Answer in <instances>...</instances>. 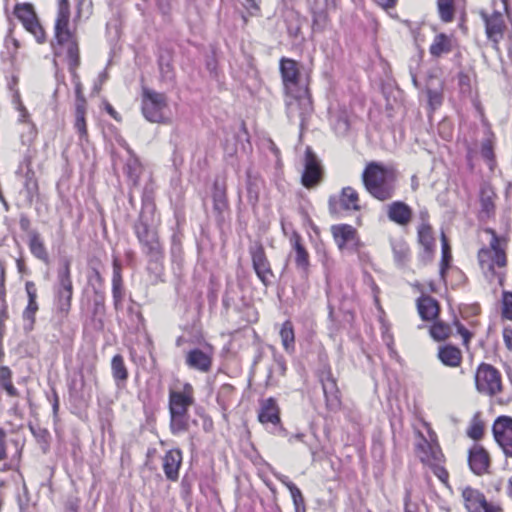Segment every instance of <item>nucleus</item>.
<instances>
[{"mask_svg": "<svg viewBox=\"0 0 512 512\" xmlns=\"http://www.w3.org/2000/svg\"><path fill=\"white\" fill-rule=\"evenodd\" d=\"M130 157L125 164V173L133 186H138L139 180L143 171L139 159L132 153L130 148H127Z\"/></svg>", "mask_w": 512, "mask_h": 512, "instance_id": "31", "label": "nucleus"}, {"mask_svg": "<svg viewBox=\"0 0 512 512\" xmlns=\"http://www.w3.org/2000/svg\"><path fill=\"white\" fill-rule=\"evenodd\" d=\"M28 237V246L32 255L42 262L48 263L49 255L40 233L36 230H31L28 233Z\"/></svg>", "mask_w": 512, "mask_h": 512, "instance_id": "28", "label": "nucleus"}, {"mask_svg": "<svg viewBox=\"0 0 512 512\" xmlns=\"http://www.w3.org/2000/svg\"><path fill=\"white\" fill-rule=\"evenodd\" d=\"M14 13L22 22L23 26L37 18L32 5L30 4H17Z\"/></svg>", "mask_w": 512, "mask_h": 512, "instance_id": "39", "label": "nucleus"}, {"mask_svg": "<svg viewBox=\"0 0 512 512\" xmlns=\"http://www.w3.org/2000/svg\"><path fill=\"white\" fill-rule=\"evenodd\" d=\"M189 426L188 413H170V429L173 434L185 432Z\"/></svg>", "mask_w": 512, "mask_h": 512, "instance_id": "34", "label": "nucleus"}, {"mask_svg": "<svg viewBox=\"0 0 512 512\" xmlns=\"http://www.w3.org/2000/svg\"><path fill=\"white\" fill-rule=\"evenodd\" d=\"M503 339L507 348L512 351V329L505 328L503 330Z\"/></svg>", "mask_w": 512, "mask_h": 512, "instance_id": "56", "label": "nucleus"}, {"mask_svg": "<svg viewBox=\"0 0 512 512\" xmlns=\"http://www.w3.org/2000/svg\"><path fill=\"white\" fill-rule=\"evenodd\" d=\"M59 287L56 295L57 309L67 314L71 307V299L73 294V286L70 277L69 264L66 263L64 268L58 273Z\"/></svg>", "mask_w": 512, "mask_h": 512, "instance_id": "9", "label": "nucleus"}, {"mask_svg": "<svg viewBox=\"0 0 512 512\" xmlns=\"http://www.w3.org/2000/svg\"><path fill=\"white\" fill-rule=\"evenodd\" d=\"M437 357L443 365L451 368L459 367L462 363V352L453 345L440 346Z\"/></svg>", "mask_w": 512, "mask_h": 512, "instance_id": "24", "label": "nucleus"}, {"mask_svg": "<svg viewBox=\"0 0 512 512\" xmlns=\"http://www.w3.org/2000/svg\"><path fill=\"white\" fill-rule=\"evenodd\" d=\"M77 1V16L80 17L83 10L91 6V0H76Z\"/></svg>", "mask_w": 512, "mask_h": 512, "instance_id": "57", "label": "nucleus"}, {"mask_svg": "<svg viewBox=\"0 0 512 512\" xmlns=\"http://www.w3.org/2000/svg\"><path fill=\"white\" fill-rule=\"evenodd\" d=\"M418 241L426 251H431L434 246V237L430 225L423 223L418 228Z\"/></svg>", "mask_w": 512, "mask_h": 512, "instance_id": "37", "label": "nucleus"}, {"mask_svg": "<svg viewBox=\"0 0 512 512\" xmlns=\"http://www.w3.org/2000/svg\"><path fill=\"white\" fill-rule=\"evenodd\" d=\"M182 463V453L178 449L169 450L163 457V471L167 479L176 481Z\"/></svg>", "mask_w": 512, "mask_h": 512, "instance_id": "21", "label": "nucleus"}, {"mask_svg": "<svg viewBox=\"0 0 512 512\" xmlns=\"http://www.w3.org/2000/svg\"><path fill=\"white\" fill-rule=\"evenodd\" d=\"M5 433L2 429H0V460H4L6 458V449H5Z\"/></svg>", "mask_w": 512, "mask_h": 512, "instance_id": "59", "label": "nucleus"}, {"mask_svg": "<svg viewBox=\"0 0 512 512\" xmlns=\"http://www.w3.org/2000/svg\"><path fill=\"white\" fill-rule=\"evenodd\" d=\"M464 505L469 512H481L483 505L486 504V498L479 490L465 487L462 490Z\"/></svg>", "mask_w": 512, "mask_h": 512, "instance_id": "23", "label": "nucleus"}, {"mask_svg": "<svg viewBox=\"0 0 512 512\" xmlns=\"http://www.w3.org/2000/svg\"><path fill=\"white\" fill-rule=\"evenodd\" d=\"M484 428L481 421L474 419L468 429V436L474 440H478L483 436Z\"/></svg>", "mask_w": 512, "mask_h": 512, "instance_id": "48", "label": "nucleus"}, {"mask_svg": "<svg viewBox=\"0 0 512 512\" xmlns=\"http://www.w3.org/2000/svg\"><path fill=\"white\" fill-rule=\"evenodd\" d=\"M321 177V168L316 155L308 147L305 154V168L302 175V183L305 187L316 185Z\"/></svg>", "mask_w": 512, "mask_h": 512, "instance_id": "17", "label": "nucleus"}, {"mask_svg": "<svg viewBox=\"0 0 512 512\" xmlns=\"http://www.w3.org/2000/svg\"><path fill=\"white\" fill-rule=\"evenodd\" d=\"M112 375L117 381H126L128 378V371L121 355L117 354L112 358L111 362Z\"/></svg>", "mask_w": 512, "mask_h": 512, "instance_id": "36", "label": "nucleus"}, {"mask_svg": "<svg viewBox=\"0 0 512 512\" xmlns=\"http://www.w3.org/2000/svg\"><path fill=\"white\" fill-rule=\"evenodd\" d=\"M340 204L346 210H359V195L352 187H344L340 195Z\"/></svg>", "mask_w": 512, "mask_h": 512, "instance_id": "32", "label": "nucleus"}, {"mask_svg": "<svg viewBox=\"0 0 512 512\" xmlns=\"http://www.w3.org/2000/svg\"><path fill=\"white\" fill-rule=\"evenodd\" d=\"M106 110L115 120H120L118 113L114 110V108L111 105L108 104Z\"/></svg>", "mask_w": 512, "mask_h": 512, "instance_id": "64", "label": "nucleus"}, {"mask_svg": "<svg viewBox=\"0 0 512 512\" xmlns=\"http://www.w3.org/2000/svg\"><path fill=\"white\" fill-rule=\"evenodd\" d=\"M258 419L262 424L277 425L280 422L279 409L273 398L266 399L261 403Z\"/></svg>", "mask_w": 512, "mask_h": 512, "instance_id": "27", "label": "nucleus"}, {"mask_svg": "<svg viewBox=\"0 0 512 512\" xmlns=\"http://www.w3.org/2000/svg\"><path fill=\"white\" fill-rule=\"evenodd\" d=\"M482 510H483L484 512H498V511H499V508H498V507H496V506H494V505L489 504V503L486 501V504H485V505H483Z\"/></svg>", "mask_w": 512, "mask_h": 512, "instance_id": "63", "label": "nucleus"}, {"mask_svg": "<svg viewBox=\"0 0 512 512\" xmlns=\"http://www.w3.org/2000/svg\"><path fill=\"white\" fill-rule=\"evenodd\" d=\"M296 512H305L304 497L298 487H291L290 491Z\"/></svg>", "mask_w": 512, "mask_h": 512, "instance_id": "45", "label": "nucleus"}, {"mask_svg": "<svg viewBox=\"0 0 512 512\" xmlns=\"http://www.w3.org/2000/svg\"><path fill=\"white\" fill-rule=\"evenodd\" d=\"M476 388L487 395H495L502 389L501 375L489 364H481L475 375Z\"/></svg>", "mask_w": 512, "mask_h": 512, "instance_id": "8", "label": "nucleus"}, {"mask_svg": "<svg viewBox=\"0 0 512 512\" xmlns=\"http://www.w3.org/2000/svg\"><path fill=\"white\" fill-rule=\"evenodd\" d=\"M293 249H294V261L298 269L307 273L309 267V254L305 247L300 242V236L294 234L292 238Z\"/></svg>", "mask_w": 512, "mask_h": 512, "instance_id": "30", "label": "nucleus"}, {"mask_svg": "<svg viewBox=\"0 0 512 512\" xmlns=\"http://www.w3.org/2000/svg\"><path fill=\"white\" fill-rule=\"evenodd\" d=\"M278 479H279V481H280L283 485H285V486L289 489V491H291V487H297V486H296L294 483H292V482L288 479V477H286V476H280V477H278Z\"/></svg>", "mask_w": 512, "mask_h": 512, "instance_id": "62", "label": "nucleus"}, {"mask_svg": "<svg viewBox=\"0 0 512 512\" xmlns=\"http://www.w3.org/2000/svg\"><path fill=\"white\" fill-rule=\"evenodd\" d=\"M112 294L114 300V306L118 310L122 307V302L124 299V289L123 283L121 284H112Z\"/></svg>", "mask_w": 512, "mask_h": 512, "instance_id": "47", "label": "nucleus"}, {"mask_svg": "<svg viewBox=\"0 0 512 512\" xmlns=\"http://www.w3.org/2000/svg\"><path fill=\"white\" fill-rule=\"evenodd\" d=\"M331 233L339 249L355 248L358 244L356 229L348 224H338L331 227Z\"/></svg>", "mask_w": 512, "mask_h": 512, "instance_id": "15", "label": "nucleus"}, {"mask_svg": "<svg viewBox=\"0 0 512 512\" xmlns=\"http://www.w3.org/2000/svg\"><path fill=\"white\" fill-rule=\"evenodd\" d=\"M387 216L392 222L405 226L412 219V210L404 202L395 201L388 205Z\"/></svg>", "mask_w": 512, "mask_h": 512, "instance_id": "22", "label": "nucleus"}, {"mask_svg": "<svg viewBox=\"0 0 512 512\" xmlns=\"http://www.w3.org/2000/svg\"><path fill=\"white\" fill-rule=\"evenodd\" d=\"M480 16L485 24V33L488 40L492 43L493 49L499 51V43L504 38L507 30L504 14L499 11L487 13L481 10Z\"/></svg>", "mask_w": 512, "mask_h": 512, "instance_id": "7", "label": "nucleus"}, {"mask_svg": "<svg viewBox=\"0 0 512 512\" xmlns=\"http://www.w3.org/2000/svg\"><path fill=\"white\" fill-rule=\"evenodd\" d=\"M428 98H429L430 105L433 106V107L439 106L441 104L442 97L436 91L429 90L428 91Z\"/></svg>", "mask_w": 512, "mask_h": 512, "instance_id": "53", "label": "nucleus"}, {"mask_svg": "<svg viewBox=\"0 0 512 512\" xmlns=\"http://www.w3.org/2000/svg\"><path fill=\"white\" fill-rule=\"evenodd\" d=\"M495 193L489 185H483L480 189V218L488 219L495 212Z\"/></svg>", "mask_w": 512, "mask_h": 512, "instance_id": "25", "label": "nucleus"}, {"mask_svg": "<svg viewBox=\"0 0 512 512\" xmlns=\"http://www.w3.org/2000/svg\"><path fill=\"white\" fill-rule=\"evenodd\" d=\"M493 435L507 457H512V418L501 416L493 424Z\"/></svg>", "mask_w": 512, "mask_h": 512, "instance_id": "10", "label": "nucleus"}, {"mask_svg": "<svg viewBox=\"0 0 512 512\" xmlns=\"http://www.w3.org/2000/svg\"><path fill=\"white\" fill-rule=\"evenodd\" d=\"M36 39L38 43L45 41L46 35L37 18L24 26Z\"/></svg>", "mask_w": 512, "mask_h": 512, "instance_id": "42", "label": "nucleus"}, {"mask_svg": "<svg viewBox=\"0 0 512 512\" xmlns=\"http://www.w3.org/2000/svg\"><path fill=\"white\" fill-rule=\"evenodd\" d=\"M122 276H121V264L117 259L113 260V276H112V284H121Z\"/></svg>", "mask_w": 512, "mask_h": 512, "instance_id": "51", "label": "nucleus"}, {"mask_svg": "<svg viewBox=\"0 0 512 512\" xmlns=\"http://www.w3.org/2000/svg\"><path fill=\"white\" fill-rule=\"evenodd\" d=\"M437 9L443 22L449 23L454 19V0H437Z\"/></svg>", "mask_w": 512, "mask_h": 512, "instance_id": "38", "label": "nucleus"}, {"mask_svg": "<svg viewBox=\"0 0 512 512\" xmlns=\"http://www.w3.org/2000/svg\"><path fill=\"white\" fill-rule=\"evenodd\" d=\"M11 381V371L8 367H2L0 369V384Z\"/></svg>", "mask_w": 512, "mask_h": 512, "instance_id": "58", "label": "nucleus"}, {"mask_svg": "<svg viewBox=\"0 0 512 512\" xmlns=\"http://www.w3.org/2000/svg\"><path fill=\"white\" fill-rule=\"evenodd\" d=\"M362 180L367 191L376 199H390L395 190V175L382 165L372 162L363 171Z\"/></svg>", "mask_w": 512, "mask_h": 512, "instance_id": "4", "label": "nucleus"}, {"mask_svg": "<svg viewBox=\"0 0 512 512\" xmlns=\"http://www.w3.org/2000/svg\"><path fill=\"white\" fill-rule=\"evenodd\" d=\"M416 453L421 462L428 465L439 480L442 482L447 481L448 472L442 466L444 455L437 443L429 442L421 437L416 446Z\"/></svg>", "mask_w": 512, "mask_h": 512, "instance_id": "6", "label": "nucleus"}, {"mask_svg": "<svg viewBox=\"0 0 512 512\" xmlns=\"http://www.w3.org/2000/svg\"><path fill=\"white\" fill-rule=\"evenodd\" d=\"M455 327L457 328V332L463 338V344L467 345L471 338V333L459 322H454Z\"/></svg>", "mask_w": 512, "mask_h": 512, "instance_id": "52", "label": "nucleus"}, {"mask_svg": "<svg viewBox=\"0 0 512 512\" xmlns=\"http://www.w3.org/2000/svg\"><path fill=\"white\" fill-rule=\"evenodd\" d=\"M194 404V389L190 383H185L182 390H171L169 393V413H188Z\"/></svg>", "mask_w": 512, "mask_h": 512, "instance_id": "11", "label": "nucleus"}, {"mask_svg": "<svg viewBox=\"0 0 512 512\" xmlns=\"http://www.w3.org/2000/svg\"><path fill=\"white\" fill-rule=\"evenodd\" d=\"M278 479H279V481H280L283 485H285V486L289 489V491H291V487H297V486H296L294 483H292V482L288 479V477H286V476H280V477H278Z\"/></svg>", "mask_w": 512, "mask_h": 512, "instance_id": "61", "label": "nucleus"}, {"mask_svg": "<svg viewBox=\"0 0 512 512\" xmlns=\"http://www.w3.org/2000/svg\"><path fill=\"white\" fill-rule=\"evenodd\" d=\"M1 386L9 396L15 397L18 395L17 389L13 386L11 381H6L2 383Z\"/></svg>", "mask_w": 512, "mask_h": 512, "instance_id": "54", "label": "nucleus"}, {"mask_svg": "<svg viewBox=\"0 0 512 512\" xmlns=\"http://www.w3.org/2000/svg\"><path fill=\"white\" fill-rule=\"evenodd\" d=\"M154 213V204L145 203L142 207L139 220L134 226V230L144 253L150 259L158 260L162 256V246L154 226Z\"/></svg>", "mask_w": 512, "mask_h": 512, "instance_id": "3", "label": "nucleus"}, {"mask_svg": "<svg viewBox=\"0 0 512 512\" xmlns=\"http://www.w3.org/2000/svg\"><path fill=\"white\" fill-rule=\"evenodd\" d=\"M213 201H214V208L217 211L222 212L227 206L225 191L216 186L214 194H213Z\"/></svg>", "mask_w": 512, "mask_h": 512, "instance_id": "44", "label": "nucleus"}, {"mask_svg": "<svg viewBox=\"0 0 512 512\" xmlns=\"http://www.w3.org/2000/svg\"><path fill=\"white\" fill-rule=\"evenodd\" d=\"M17 110L20 113L19 121L27 122L28 118H29V113H28L27 109L25 108V106L20 101H18V103H17Z\"/></svg>", "mask_w": 512, "mask_h": 512, "instance_id": "55", "label": "nucleus"}, {"mask_svg": "<svg viewBox=\"0 0 512 512\" xmlns=\"http://www.w3.org/2000/svg\"><path fill=\"white\" fill-rule=\"evenodd\" d=\"M287 115L291 120L299 119L301 127L312 112V103L308 97H289L286 102Z\"/></svg>", "mask_w": 512, "mask_h": 512, "instance_id": "14", "label": "nucleus"}, {"mask_svg": "<svg viewBox=\"0 0 512 512\" xmlns=\"http://www.w3.org/2000/svg\"><path fill=\"white\" fill-rule=\"evenodd\" d=\"M280 72L284 87L288 93H292L298 86L300 71L296 61L289 58L280 60Z\"/></svg>", "mask_w": 512, "mask_h": 512, "instance_id": "16", "label": "nucleus"}, {"mask_svg": "<svg viewBox=\"0 0 512 512\" xmlns=\"http://www.w3.org/2000/svg\"><path fill=\"white\" fill-rule=\"evenodd\" d=\"M502 316L508 320H512V292L503 291Z\"/></svg>", "mask_w": 512, "mask_h": 512, "instance_id": "43", "label": "nucleus"}, {"mask_svg": "<svg viewBox=\"0 0 512 512\" xmlns=\"http://www.w3.org/2000/svg\"><path fill=\"white\" fill-rule=\"evenodd\" d=\"M398 0H377L378 4L384 9L394 8Z\"/></svg>", "mask_w": 512, "mask_h": 512, "instance_id": "60", "label": "nucleus"}, {"mask_svg": "<svg viewBox=\"0 0 512 512\" xmlns=\"http://www.w3.org/2000/svg\"><path fill=\"white\" fill-rule=\"evenodd\" d=\"M451 333V326L442 321L435 322L430 328V335L436 341H443L447 339Z\"/></svg>", "mask_w": 512, "mask_h": 512, "instance_id": "40", "label": "nucleus"}, {"mask_svg": "<svg viewBox=\"0 0 512 512\" xmlns=\"http://www.w3.org/2000/svg\"><path fill=\"white\" fill-rule=\"evenodd\" d=\"M481 155L482 157L492 166L494 162L493 145L490 140H485L481 144Z\"/></svg>", "mask_w": 512, "mask_h": 512, "instance_id": "46", "label": "nucleus"}, {"mask_svg": "<svg viewBox=\"0 0 512 512\" xmlns=\"http://www.w3.org/2000/svg\"><path fill=\"white\" fill-rule=\"evenodd\" d=\"M260 0H244V8L250 16H258L260 14Z\"/></svg>", "mask_w": 512, "mask_h": 512, "instance_id": "49", "label": "nucleus"}, {"mask_svg": "<svg viewBox=\"0 0 512 512\" xmlns=\"http://www.w3.org/2000/svg\"><path fill=\"white\" fill-rule=\"evenodd\" d=\"M394 255L397 261L402 262L408 255V248L405 243H398L393 245Z\"/></svg>", "mask_w": 512, "mask_h": 512, "instance_id": "50", "label": "nucleus"}, {"mask_svg": "<svg viewBox=\"0 0 512 512\" xmlns=\"http://www.w3.org/2000/svg\"><path fill=\"white\" fill-rule=\"evenodd\" d=\"M86 110L87 105H75V122L74 127L79 134L80 138L87 137V126H86Z\"/></svg>", "mask_w": 512, "mask_h": 512, "instance_id": "35", "label": "nucleus"}, {"mask_svg": "<svg viewBox=\"0 0 512 512\" xmlns=\"http://www.w3.org/2000/svg\"><path fill=\"white\" fill-rule=\"evenodd\" d=\"M323 393L326 400V406L329 410H338L341 406L340 391L335 378L329 369H324L320 374Z\"/></svg>", "mask_w": 512, "mask_h": 512, "instance_id": "12", "label": "nucleus"}, {"mask_svg": "<svg viewBox=\"0 0 512 512\" xmlns=\"http://www.w3.org/2000/svg\"><path fill=\"white\" fill-rule=\"evenodd\" d=\"M25 289L28 296V304L23 311L24 330L29 332L33 329L35 323V314L38 311L37 304V289L33 282L28 281L25 284Z\"/></svg>", "mask_w": 512, "mask_h": 512, "instance_id": "18", "label": "nucleus"}, {"mask_svg": "<svg viewBox=\"0 0 512 512\" xmlns=\"http://www.w3.org/2000/svg\"><path fill=\"white\" fill-rule=\"evenodd\" d=\"M417 309L423 320L429 321L434 319L439 313L437 301L431 296H422L417 300Z\"/></svg>", "mask_w": 512, "mask_h": 512, "instance_id": "29", "label": "nucleus"}, {"mask_svg": "<svg viewBox=\"0 0 512 512\" xmlns=\"http://www.w3.org/2000/svg\"><path fill=\"white\" fill-rule=\"evenodd\" d=\"M279 335L285 351L293 352L295 349V334L290 321H285L282 324Z\"/></svg>", "mask_w": 512, "mask_h": 512, "instance_id": "33", "label": "nucleus"}, {"mask_svg": "<svg viewBox=\"0 0 512 512\" xmlns=\"http://www.w3.org/2000/svg\"><path fill=\"white\" fill-rule=\"evenodd\" d=\"M483 233L487 239L477 254L480 269L488 282L497 281L499 286L503 287L507 274L509 239L505 235L497 234L492 228H485Z\"/></svg>", "mask_w": 512, "mask_h": 512, "instance_id": "2", "label": "nucleus"}, {"mask_svg": "<svg viewBox=\"0 0 512 512\" xmlns=\"http://www.w3.org/2000/svg\"><path fill=\"white\" fill-rule=\"evenodd\" d=\"M441 243H442V259H441L440 274L442 277H444V274L449 266V262L452 257L451 251H450V246L448 244L447 238L444 235V233H442Z\"/></svg>", "mask_w": 512, "mask_h": 512, "instance_id": "41", "label": "nucleus"}, {"mask_svg": "<svg viewBox=\"0 0 512 512\" xmlns=\"http://www.w3.org/2000/svg\"><path fill=\"white\" fill-rule=\"evenodd\" d=\"M453 47V37L444 33H439L434 37L429 47V52L433 57L439 58L442 55L450 53L453 50Z\"/></svg>", "mask_w": 512, "mask_h": 512, "instance_id": "26", "label": "nucleus"}, {"mask_svg": "<svg viewBox=\"0 0 512 512\" xmlns=\"http://www.w3.org/2000/svg\"><path fill=\"white\" fill-rule=\"evenodd\" d=\"M141 110L145 119L152 123L168 124L171 111L167 96L149 88L142 89Z\"/></svg>", "mask_w": 512, "mask_h": 512, "instance_id": "5", "label": "nucleus"}, {"mask_svg": "<svg viewBox=\"0 0 512 512\" xmlns=\"http://www.w3.org/2000/svg\"><path fill=\"white\" fill-rule=\"evenodd\" d=\"M469 466L476 475H483L488 471L490 458L488 452L481 446L474 445L469 451Z\"/></svg>", "mask_w": 512, "mask_h": 512, "instance_id": "20", "label": "nucleus"}, {"mask_svg": "<svg viewBox=\"0 0 512 512\" xmlns=\"http://www.w3.org/2000/svg\"><path fill=\"white\" fill-rule=\"evenodd\" d=\"M250 253L256 275L261 280V282L267 286L270 284L271 279L273 278V272L266 257L264 248L262 245H255L250 249Z\"/></svg>", "mask_w": 512, "mask_h": 512, "instance_id": "13", "label": "nucleus"}, {"mask_svg": "<svg viewBox=\"0 0 512 512\" xmlns=\"http://www.w3.org/2000/svg\"><path fill=\"white\" fill-rule=\"evenodd\" d=\"M186 364L191 369L206 373L211 369L212 352L192 349L186 354Z\"/></svg>", "mask_w": 512, "mask_h": 512, "instance_id": "19", "label": "nucleus"}, {"mask_svg": "<svg viewBox=\"0 0 512 512\" xmlns=\"http://www.w3.org/2000/svg\"><path fill=\"white\" fill-rule=\"evenodd\" d=\"M70 4L68 0H59L55 20L54 51L56 56H63L68 63L75 86V105H87L83 95V87L76 70L80 64L78 40L74 31L70 30Z\"/></svg>", "mask_w": 512, "mask_h": 512, "instance_id": "1", "label": "nucleus"}]
</instances>
